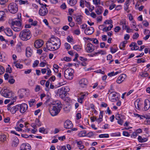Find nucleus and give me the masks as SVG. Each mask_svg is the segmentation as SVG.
I'll return each mask as SVG.
<instances>
[{
	"mask_svg": "<svg viewBox=\"0 0 150 150\" xmlns=\"http://www.w3.org/2000/svg\"><path fill=\"white\" fill-rule=\"evenodd\" d=\"M45 103L46 105L50 106L49 112L52 116L57 115L62 109V105L60 102L58 101L55 103H53L51 98L48 99Z\"/></svg>",
	"mask_w": 150,
	"mask_h": 150,
	"instance_id": "nucleus-1",
	"label": "nucleus"
},
{
	"mask_svg": "<svg viewBox=\"0 0 150 150\" xmlns=\"http://www.w3.org/2000/svg\"><path fill=\"white\" fill-rule=\"evenodd\" d=\"M59 39L56 37L52 36L49 39L46 43L47 49L50 51H54L58 49L61 45Z\"/></svg>",
	"mask_w": 150,
	"mask_h": 150,
	"instance_id": "nucleus-2",
	"label": "nucleus"
},
{
	"mask_svg": "<svg viewBox=\"0 0 150 150\" xmlns=\"http://www.w3.org/2000/svg\"><path fill=\"white\" fill-rule=\"evenodd\" d=\"M19 37L23 41H27L31 37V33L28 29H24L22 30L19 33Z\"/></svg>",
	"mask_w": 150,
	"mask_h": 150,
	"instance_id": "nucleus-3",
	"label": "nucleus"
},
{
	"mask_svg": "<svg viewBox=\"0 0 150 150\" xmlns=\"http://www.w3.org/2000/svg\"><path fill=\"white\" fill-rule=\"evenodd\" d=\"M74 71L70 68L66 69L64 71V77L66 78L69 80H71L73 78V74Z\"/></svg>",
	"mask_w": 150,
	"mask_h": 150,
	"instance_id": "nucleus-4",
	"label": "nucleus"
},
{
	"mask_svg": "<svg viewBox=\"0 0 150 150\" xmlns=\"http://www.w3.org/2000/svg\"><path fill=\"white\" fill-rule=\"evenodd\" d=\"M0 93L3 96L6 98H10L12 96L11 91L6 87L1 89Z\"/></svg>",
	"mask_w": 150,
	"mask_h": 150,
	"instance_id": "nucleus-5",
	"label": "nucleus"
},
{
	"mask_svg": "<svg viewBox=\"0 0 150 150\" xmlns=\"http://www.w3.org/2000/svg\"><path fill=\"white\" fill-rule=\"evenodd\" d=\"M7 110L12 114H14L16 113L17 111L19 110V106L18 105H16V106H10L9 105H7Z\"/></svg>",
	"mask_w": 150,
	"mask_h": 150,
	"instance_id": "nucleus-6",
	"label": "nucleus"
},
{
	"mask_svg": "<svg viewBox=\"0 0 150 150\" xmlns=\"http://www.w3.org/2000/svg\"><path fill=\"white\" fill-rule=\"evenodd\" d=\"M19 106V110L20 112L21 113H23L25 112L28 108V106L26 103L18 104Z\"/></svg>",
	"mask_w": 150,
	"mask_h": 150,
	"instance_id": "nucleus-7",
	"label": "nucleus"
},
{
	"mask_svg": "<svg viewBox=\"0 0 150 150\" xmlns=\"http://www.w3.org/2000/svg\"><path fill=\"white\" fill-rule=\"evenodd\" d=\"M88 83L87 80L83 78L79 80V82L80 86L82 88H85L86 87Z\"/></svg>",
	"mask_w": 150,
	"mask_h": 150,
	"instance_id": "nucleus-8",
	"label": "nucleus"
},
{
	"mask_svg": "<svg viewBox=\"0 0 150 150\" xmlns=\"http://www.w3.org/2000/svg\"><path fill=\"white\" fill-rule=\"evenodd\" d=\"M22 22L21 20H18V21L15 20L12 21L11 23H10V24H11L12 26L18 27H22V28H23V26L22 25Z\"/></svg>",
	"mask_w": 150,
	"mask_h": 150,
	"instance_id": "nucleus-9",
	"label": "nucleus"
},
{
	"mask_svg": "<svg viewBox=\"0 0 150 150\" xmlns=\"http://www.w3.org/2000/svg\"><path fill=\"white\" fill-rule=\"evenodd\" d=\"M64 126L65 128L69 129L72 128L73 125L71 121L69 120H67L64 122Z\"/></svg>",
	"mask_w": 150,
	"mask_h": 150,
	"instance_id": "nucleus-10",
	"label": "nucleus"
},
{
	"mask_svg": "<svg viewBox=\"0 0 150 150\" xmlns=\"http://www.w3.org/2000/svg\"><path fill=\"white\" fill-rule=\"evenodd\" d=\"M57 94L59 95L60 97L62 99H64L65 97L67 96V93L64 92L63 90L61 88L58 89Z\"/></svg>",
	"mask_w": 150,
	"mask_h": 150,
	"instance_id": "nucleus-11",
	"label": "nucleus"
},
{
	"mask_svg": "<svg viewBox=\"0 0 150 150\" xmlns=\"http://www.w3.org/2000/svg\"><path fill=\"white\" fill-rule=\"evenodd\" d=\"M31 146L28 143H23L21 146L20 150H30Z\"/></svg>",
	"mask_w": 150,
	"mask_h": 150,
	"instance_id": "nucleus-12",
	"label": "nucleus"
},
{
	"mask_svg": "<svg viewBox=\"0 0 150 150\" xmlns=\"http://www.w3.org/2000/svg\"><path fill=\"white\" fill-rule=\"evenodd\" d=\"M94 28L93 27H88L85 30L84 33L87 35H91L94 32Z\"/></svg>",
	"mask_w": 150,
	"mask_h": 150,
	"instance_id": "nucleus-13",
	"label": "nucleus"
},
{
	"mask_svg": "<svg viewBox=\"0 0 150 150\" xmlns=\"http://www.w3.org/2000/svg\"><path fill=\"white\" fill-rule=\"evenodd\" d=\"M43 44V41L41 40H37L35 41L34 44V47L37 49L41 47Z\"/></svg>",
	"mask_w": 150,
	"mask_h": 150,
	"instance_id": "nucleus-14",
	"label": "nucleus"
},
{
	"mask_svg": "<svg viewBox=\"0 0 150 150\" xmlns=\"http://www.w3.org/2000/svg\"><path fill=\"white\" fill-rule=\"evenodd\" d=\"M19 144V140L16 137H13L12 139V146L13 147H16Z\"/></svg>",
	"mask_w": 150,
	"mask_h": 150,
	"instance_id": "nucleus-15",
	"label": "nucleus"
},
{
	"mask_svg": "<svg viewBox=\"0 0 150 150\" xmlns=\"http://www.w3.org/2000/svg\"><path fill=\"white\" fill-rule=\"evenodd\" d=\"M126 77V76L125 74H122L120 75L118 77L117 82L118 83H121L125 80Z\"/></svg>",
	"mask_w": 150,
	"mask_h": 150,
	"instance_id": "nucleus-16",
	"label": "nucleus"
},
{
	"mask_svg": "<svg viewBox=\"0 0 150 150\" xmlns=\"http://www.w3.org/2000/svg\"><path fill=\"white\" fill-rule=\"evenodd\" d=\"M19 97L21 99L23 98L25 95L26 91L25 90L22 89L18 91Z\"/></svg>",
	"mask_w": 150,
	"mask_h": 150,
	"instance_id": "nucleus-17",
	"label": "nucleus"
},
{
	"mask_svg": "<svg viewBox=\"0 0 150 150\" xmlns=\"http://www.w3.org/2000/svg\"><path fill=\"white\" fill-rule=\"evenodd\" d=\"M4 33L8 36H11L13 35V31L11 29L9 28H7L4 30Z\"/></svg>",
	"mask_w": 150,
	"mask_h": 150,
	"instance_id": "nucleus-18",
	"label": "nucleus"
},
{
	"mask_svg": "<svg viewBox=\"0 0 150 150\" xmlns=\"http://www.w3.org/2000/svg\"><path fill=\"white\" fill-rule=\"evenodd\" d=\"M33 52V51L29 47H27L26 49L25 54L26 57H31Z\"/></svg>",
	"mask_w": 150,
	"mask_h": 150,
	"instance_id": "nucleus-19",
	"label": "nucleus"
},
{
	"mask_svg": "<svg viewBox=\"0 0 150 150\" xmlns=\"http://www.w3.org/2000/svg\"><path fill=\"white\" fill-rule=\"evenodd\" d=\"M150 107V102L148 99L144 100V109L145 110H147Z\"/></svg>",
	"mask_w": 150,
	"mask_h": 150,
	"instance_id": "nucleus-20",
	"label": "nucleus"
},
{
	"mask_svg": "<svg viewBox=\"0 0 150 150\" xmlns=\"http://www.w3.org/2000/svg\"><path fill=\"white\" fill-rule=\"evenodd\" d=\"M87 47L86 50L88 52H91L94 50V47L91 43H88L87 45Z\"/></svg>",
	"mask_w": 150,
	"mask_h": 150,
	"instance_id": "nucleus-21",
	"label": "nucleus"
},
{
	"mask_svg": "<svg viewBox=\"0 0 150 150\" xmlns=\"http://www.w3.org/2000/svg\"><path fill=\"white\" fill-rule=\"evenodd\" d=\"M8 8V9H18V6L16 4L13 3L9 4Z\"/></svg>",
	"mask_w": 150,
	"mask_h": 150,
	"instance_id": "nucleus-22",
	"label": "nucleus"
},
{
	"mask_svg": "<svg viewBox=\"0 0 150 150\" xmlns=\"http://www.w3.org/2000/svg\"><path fill=\"white\" fill-rule=\"evenodd\" d=\"M120 25L122 26L123 30H125V29H126L127 25L125 19L121 20L120 21Z\"/></svg>",
	"mask_w": 150,
	"mask_h": 150,
	"instance_id": "nucleus-23",
	"label": "nucleus"
},
{
	"mask_svg": "<svg viewBox=\"0 0 150 150\" xmlns=\"http://www.w3.org/2000/svg\"><path fill=\"white\" fill-rule=\"evenodd\" d=\"M83 16L81 15H79L76 16V24L81 25L82 23Z\"/></svg>",
	"mask_w": 150,
	"mask_h": 150,
	"instance_id": "nucleus-24",
	"label": "nucleus"
},
{
	"mask_svg": "<svg viewBox=\"0 0 150 150\" xmlns=\"http://www.w3.org/2000/svg\"><path fill=\"white\" fill-rule=\"evenodd\" d=\"M78 58L82 61L85 62L87 60V59L86 58L82 57H79L78 54L77 53H76V62H77V59Z\"/></svg>",
	"mask_w": 150,
	"mask_h": 150,
	"instance_id": "nucleus-25",
	"label": "nucleus"
},
{
	"mask_svg": "<svg viewBox=\"0 0 150 150\" xmlns=\"http://www.w3.org/2000/svg\"><path fill=\"white\" fill-rule=\"evenodd\" d=\"M138 139V141L140 142H144L147 141L148 139L145 137H142L139 136Z\"/></svg>",
	"mask_w": 150,
	"mask_h": 150,
	"instance_id": "nucleus-26",
	"label": "nucleus"
},
{
	"mask_svg": "<svg viewBox=\"0 0 150 150\" xmlns=\"http://www.w3.org/2000/svg\"><path fill=\"white\" fill-rule=\"evenodd\" d=\"M11 28L12 29L15 31L18 32L21 30L23 28L22 27H18L17 26H14L11 25Z\"/></svg>",
	"mask_w": 150,
	"mask_h": 150,
	"instance_id": "nucleus-27",
	"label": "nucleus"
},
{
	"mask_svg": "<svg viewBox=\"0 0 150 150\" xmlns=\"http://www.w3.org/2000/svg\"><path fill=\"white\" fill-rule=\"evenodd\" d=\"M48 12V10H39V13L41 16L45 15Z\"/></svg>",
	"mask_w": 150,
	"mask_h": 150,
	"instance_id": "nucleus-28",
	"label": "nucleus"
},
{
	"mask_svg": "<svg viewBox=\"0 0 150 150\" xmlns=\"http://www.w3.org/2000/svg\"><path fill=\"white\" fill-rule=\"evenodd\" d=\"M127 41H125L121 42L120 45V48L121 50H124V48L125 47V44L127 43Z\"/></svg>",
	"mask_w": 150,
	"mask_h": 150,
	"instance_id": "nucleus-29",
	"label": "nucleus"
},
{
	"mask_svg": "<svg viewBox=\"0 0 150 150\" xmlns=\"http://www.w3.org/2000/svg\"><path fill=\"white\" fill-rule=\"evenodd\" d=\"M86 130L83 131L79 132L78 135L79 137H84L86 136Z\"/></svg>",
	"mask_w": 150,
	"mask_h": 150,
	"instance_id": "nucleus-30",
	"label": "nucleus"
},
{
	"mask_svg": "<svg viewBox=\"0 0 150 150\" xmlns=\"http://www.w3.org/2000/svg\"><path fill=\"white\" fill-rule=\"evenodd\" d=\"M28 21L29 23H31L30 25L32 26H36L38 22L37 21H33V19L31 18H30L28 20Z\"/></svg>",
	"mask_w": 150,
	"mask_h": 150,
	"instance_id": "nucleus-31",
	"label": "nucleus"
},
{
	"mask_svg": "<svg viewBox=\"0 0 150 150\" xmlns=\"http://www.w3.org/2000/svg\"><path fill=\"white\" fill-rule=\"evenodd\" d=\"M140 100H137L134 102V105L136 108L138 110L140 109L139 107V103Z\"/></svg>",
	"mask_w": 150,
	"mask_h": 150,
	"instance_id": "nucleus-32",
	"label": "nucleus"
},
{
	"mask_svg": "<svg viewBox=\"0 0 150 150\" xmlns=\"http://www.w3.org/2000/svg\"><path fill=\"white\" fill-rule=\"evenodd\" d=\"M5 17L4 12L3 11H0V21L3 20L4 18Z\"/></svg>",
	"mask_w": 150,
	"mask_h": 150,
	"instance_id": "nucleus-33",
	"label": "nucleus"
},
{
	"mask_svg": "<svg viewBox=\"0 0 150 150\" xmlns=\"http://www.w3.org/2000/svg\"><path fill=\"white\" fill-rule=\"evenodd\" d=\"M113 27V25L112 24H110V25L108 27H105L103 29V30L104 32H106L108 30H110Z\"/></svg>",
	"mask_w": 150,
	"mask_h": 150,
	"instance_id": "nucleus-34",
	"label": "nucleus"
},
{
	"mask_svg": "<svg viewBox=\"0 0 150 150\" xmlns=\"http://www.w3.org/2000/svg\"><path fill=\"white\" fill-rule=\"evenodd\" d=\"M13 78V76H10L9 78L8 82L11 84H13L15 81V80Z\"/></svg>",
	"mask_w": 150,
	"mask_h": 150,
	"instance_id": "nucleus-35",
	"label": "nucleus"
},
{
	"mask_svg": "<svg viewBox=\"0 0 150 150\" xmlns=\"http://www.w3.org/2000/svg\"><path fill=\"white\" fill-rule=\"evenodd\" d=\"M70 106L69 105H67L65 106L63 109L64 112L65 113H68L70 111Z\"/></svg>",
	"mask_w": 150,
	"mask_h": 150,
	"instance_id": "nucleus-36",
	"label": "nucleus"
},
{
	"mask_svg": "<svg viewBox=\"0 0 150 150\" xmlns=\"http://www.w3.org/2000/svg\"><path fill=\"white\" fill-rule=\"evenodd\" d=\"M98 54H101L102 55L105 54H106V52L105 51L101 50L97 52L94 53V55H96Z\"/></svg>",
	"mask_w": 150,
	"mask_h": 150,
	"instance_id": "nucleus-37",
	"label": "nucleus"
},
{
	"mask_svg": "<svg viewBox=\"0 0 150 150\" xmlns=\"http://www.w3.org/2000/svg\"><path fill=\"white\" fill-rule=\"evenodd\" d=\"M61 88L63 90V91H64V92L66 93L67 94V92H69L70 91V88L68 86L62 87H61Z\"/></svg>",
	"mask_w": 150,
	"mask_h": 150,
	"instance_id": "nucleus-38",
	"label": "nucleus"
},
{
	"mask_svg": "<svg viewBox=\"0 0 150 150\" xmlns=\"http://www.w3.org/2000/svg\"><path fill=\"white\" fill-rule=\"evenodd\" d=\"M6 136L4 134L0 135V141L4 142L6 140Z\"/></svg>",
	"mask_w": 150,
	"mask_h": 150,
	"instance_id": "nucleus-39",
	"label": "nucleus"
},
{
	"mask_svg": "<svg viewBox=\"0 0 150 150\" xmlns=\"http://www.w3.org/2000/svg\"><path fill=\"white\" fill-rule=\"evenodd\" d=\"M36 102L35 99H30V101H28V103L30 105V106L31 107L33 105V103H35Z\"/></svg>",
	"mask_w": 150,
	"mask_h": 150,
	"instance_id": "nucleus-40",
	"label": "nucleus"
},
{
	"mask_svg": "<svg viewBox=\"0 0 150 150\" xmlns=\"http://www.w3.org/2000/svg\"><path fill=\"white\" fill-rule=\"evenodd\" d=\"M63 100H65L68 103H72V100H71L70 98L69 97H65L64 99H63Z\"/></svg>",
	"mask_w": 150,
	"mask_h": 150,
	"instance_id": "nucleus-41",
	"label": "nucleus"
},
{
	"mask_svg": "<svg viewBox=\"0 0 150 150\" xmlns=\"http://www.w3.org/2000/svg\"><path fill=\"white\" fill-rule=\"evenodd\" d=\"M57 149L58 150H67L66 148V146H57Z\"/></svg>",
	"mask_w": 150,
	"mask_h": 150,
	"instance_id": "nucleus-42",
	"label": "nucleus"
},
{
	"mask_svg": "<svg viewBox=\"0 0 150 150\" xmlns=\"http://www.w3.org/2000/svg\"><path fill=\"white\" fill-rule=\"evenodd\" d=\"M109 137V135L108 134H102L99 135V137L100 138H108Z\"/></svg>",
	"mask_w": 150,
	"mask_h": 150,
	"instance_id": "nucleus-43",
	"label": "nucleus"
},
{
	"mask_svg": "<svg viewBox=\"0 0 150 150\" xmlns=\"http://www.w3.org/2000/svg\"><path fill=\"white\" fill-rule=\"evenodd\" d=\"M68 3L71 6H73L75 5L74 0H68Z\"/></svg>",
	"mask_w": 150,
	"mask_h": 150,
	"instance_id": "nucleus-44",
	"label": "nucleus"
},
{
	"mask_svg": "<svg viewBox=\"0 0 150 150\" xmlns=\"http://www.w3.org/2000/svg\"><path fill=\"white\" fill-rule=\"evenodd\" d=\"M129 0L127 1L126 2L124 5V7L126 9H127L128 8H129Z\"/></svg>",
	"mask_w": 150,
	"mask_h": 150,
	"instance_id": "nucleus-45",
	"label": "nucleus"
},
{
	"mask_svg": "<svg viewBox=\"0 0 150 150\" xmlns=\"http://www.w3.org/2000/svg\"><path fill=\"white\" fill-rule=\"evenodd\" d=\"M14 64H15V66L17 68L21 69L23 67V65L22 64H20L19 63H17L16 64L15 62H14Z\"/></svg>",
	"mask_w": 150,
	"mask_h": 150,
	"instance_id": "nucleus-46",
	"label": "nucleus"
},
{
	"mask_svg": "<svg viewBox=\"0 0 150 150\" xmlns=\"http://www.w3.org/2000/svg\"><path fill=\"white\" fill-rule=\"evenodd\" d=\"M67 40L68 42L69 43L73 41L72 36H69L67 37Z\"/></svg>",
	"mask_w": 150,
	"mask_h": 150,
	"instance_id": "nucleus-47",
	"label": "nucleus"
},
{
	"mask_svg": "<svg viewBox=\"0 0 150 150\" xmlns=\"http://www.w3.org/2000/svg\"><path fill=\"white\" fill-rule=\"evenodd\" d=\"M149 75V74L146 71H144L142 73L141 76L142 77H147Z\"/></svg>",
	"mask_w": 150,
	"mask_h": 150,
	"instance_id": "nucleus-48",
	"label": "nucleus"
},
{
	"mask_svg": "<svg viewBox=\"0 0 150 150\" xmlns=\"http://www.w3.org/2000/svg\"><path fill=\"white\" fill-rule=\"evenodd\" d=\"M39 63V61L38 60H36L33 63V67H37Z\"/></svg>",
	"mask_w": 150,
	"mask_h": 150,
	"instance_id": "nucleus-49",
	"label": "nucleus"
},
{
	"mask_svg": "<svg viewBox=\"0 0 150 150\" xmlns=\"http://www.w3.org/2000/svg\"><path fill=\"white\" fill-rule=\"evenodd\" d=\"M35 122L36 125L38 126L39 127L41 126V123L40 122L39 120L38 119L36 118L35 120Z\"/></svg>",
	"mask_w": 150,
	"mask_h": 150,
	"instance_id": "nucleus-50",
	"label": "nucleus"
},
{
	"mask_svg": "<svg viewBox=\"0 0 150 150\" xmlns=\"http://www.w3.org/2000/svg\"><path fill=\"white\" fill-rule=\"evenodd\" d=\"M104 23L105 24H112V21L111 19L107 20L105 21Z\"/></svg>",
	"mask_w": 150,
	"mask_h": 150,
	"instance_id": "nucleus-51",
	"label": "nucleus"
},
{
	"mask_svg": "<svg viewBox=\"0 0 150 150\" xmlns=\"http://www.w3.org/2000/svg\"><path fill=\"white\" fill-rule=\"evenodd\" d=\"M139 36V35L138 33H136L133 35L132 38L133 39H136L138 38Z\"/></svg>",
	"mask_w": 150,
	"mask_h": 150,
	"instance_id": "nucleus-52",
	"label": "nucleus"
},
{
	"mask_svg": "<svg viewBox=\"0 0 150 150\" xmlns=\"http://www.w3.org/2000/svg\"><path fill=\"white\" fill-rule=\"evenodd\" d=\"M146 61L144 60L143 59L141 58L140 59H137V63H140L141 62L144 63Z\"/></svg>",
	"mask_w": 150,
	"mask_h": 150,
	"instance_id": "nucleus-53",
	"label": "nucleus"
},
{
	"mask_svg": "<svg viewBox=\"0 0 150 150\" xmlns=\"http://www.w3.org/2000/svg\"><path fill=\"white\" fill-rule=\"evenodd\" d=\"M4 67L1 66H0V75L4 73Z\"/></svg>",
	"mask_w": 150,
	"mask_h": 150,
	"instance_id": "nucleus-54",
	"label": "nucleus"
},
{
	"mask_svg": "<svg viewBox=\"0 0 150 150\" xmlns=\"http://www.w3.org/2000/svg\"><path fill=\"white\" fill-rule=\"evenodd\" d=\"M143 25L145 27H147L149 25V23L146 21H144L142 22Z\"/></svg>",
	"mask_w": 150,
	"mask_h": 150,
	"instance_id": "nucleus-55",
	"label": "nucleus"
},
{
	"mask_svg": "<svg viewBox=\"0 0 150 150\" xmlns=\"http://www.w3.org/2000/svg\"><path fill=\"white\" fill-rule=\"evenodd\" d=\"M93 3L96 5H98L100 4V0H93Z\"/></svg>",
	"mask_w": 150,
	"mask_h": 150,
	"instance_id": "nucleus-56",
	"label": "nucleus"
},
{
	"mask_svg": "<svg viewBox=\"0 0 150 150\" xmlns=\"http://www.w3.org/2000/svg\"><path fill=\"white\" fill-rule=\"evenodd\" d=\"M127 28L125 29L126 30L127 32L129 33L130 32H133V30L130 29L129 27H128L127 25Z\"/></svg>",
	"mask_w": 150,
	"mask_h": 150,
	"instance_id": "nucleus-57",
	"label": "nucleus"
},
{
	"mask_svg": "<svg viewBox=\"0 0 150 150\" xmlns=\"http://www.w3.org/2000/svg\"><path fill=\"white\" fill-rule=\"evenodd\" d=\"M50 12V13L55 15H59V13H57L54 11V10H51Z\"/></svg>",
	"mask_w": 150,
	"mask_h": 150,
	"instance_id": "nucleus-58",
	"label": "nucleus"
},
{
	"mask_svg": "<svg viewBox=\"0 0 150 150\" xmlns=\"http://www.w3.org/2000/svg\"><path fill=\"white\" fill-rule=\"evenodd\" d=\"M64 46L66 49L68 50L70 48V45L67 43H65L64 44Z\"/></svg>",
	"mask_w": 150,
	"mask_h": 150,
	"instance_id": "nucleus-59",
	"label": "nucleus"
},
{
	"mask_svg": "<svg viewBox=\"0 0 150 150\" xmlns=\"http://www.w3.org/2000/svg\"><path fill=\"white\" fill-rule=\"evenodd\" d=\"M117 122L119 124L122 125L123 123V120L122 118H121L120 119V120H117Z\"/></svg>",
	"mask_w": 150,
	"mask_h": 150,
	"instance_id": "nucleus-60",
	"label": "nucleus"
},
{
	"mask_svg": "<svg viewBox=\"0 0 150 150\" xmlns=\"http://www.w3.org/2000/svg\"><path fill=\"white\" fill-rule=\"evenodd\" d=\"M76 119L78 120L81 118V115L80 113H78L76 114Z\"/></svg>",
	"mask_w": 150,
	"mask_h": 150,
	"instance_id": "nucleus-61",
	"label": "nucleus"
},
{
	"mask_svg": "<svg viewBox=\"0 0 150 150\" xmlns=\"http://www.w3.org/2000/svg\"><path fill=\"white\" fill-rule=\"evenodd\" d=\"M93 136V132H89L88 133L86 134V136L87 137H91Z\"/></svg>",
	"mask_w": 150,
	"mask_h": 150,
	"instance_id": "nucleus-62",
	"label": "nucleus"
},
{
	"mask_svg": "<svg viewBox=\"0 0 150 150\" xmlns=\"http://www.w3.org/2000/svg\"><path fill=\"white\" fill-rule=\"evenodd\" d=\"M35 32L37 35L40 34L41 33V30L37 29V28L35 29Z\"/></svg>",
	"mask_w": 150,
	"mask_h": 150,
	"instance_id": "nucleus-63",
	"label": "nucleus"
},
{
	"mask_svg": "<svg viewBox=\"0 0 150 150\" xmlns=\"http://www.w3.org/2000/svg\"><path fill=\"white\" fill-rule=\"evenodd\" d=\"M115 118L117 120H120L121 118V115L119 114H117L115 115Z\"/></svg>",
	"mask_w": 150,
	"mask_h": 150,
	"instance_id": "nucleus-64",
	"label": "nucleus"
}]
</instances>
